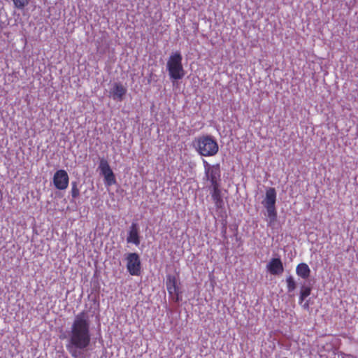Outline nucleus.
<instances>
[{"instance_id": "9", "label": "nucleus", "mask_w": 358, "mask_h": 358, "mask_svg": "<svg viewBox=\"0 0 358 358\" xmlns=\"http://www.w3.org/2000/svg\"><path fill=\"white\" fill-rule=\"evenodd\" d=\"M166 286L167 291L171 296H176V301H179V287L177 285L176 277L173 275H167Z\"/></svg>"}, {"instance_id": "18", "label": "nucleus", "mask_w": 358, "mask_h": 358, "mask_svg": "<svg viewBox=\"0 0 358 358\" xmlns=\"http://www.w3.org/2000/svg\"><path fill=\"white\" fill-rule=\"evenodd\" d=\"M287 288L289 292L294 291L296 289V285L294 278L292 275H289L286 278Z\"/></svg>"}, {"instance_id": "1", "label": "nucleus", "mask_w": 358, "mask_h": 358, "mask_svg": "<svg viewBox=\"0 0 358 358\" xmlns=\"http://www.w3.org/2000/svg\"><path fill=\"white\" fill-rule=\"evenodd\" d=\"M90 324L85 311L78 313L71 325L66 349L73 358H79L78 350L87 348L91 341Z\"/></svg>"}, {"instance_id": "4", "label": "nucleus", "mask_w": 358, "mask_h": 358, "mask_svg": "<svg viewBox=\"0 0 358 358\" xmlns=\"http://www.w3.org/2000/svg\"><path fill=\"white\" fill-rule=\"evenodd\" d=\"M182 60V57L180 52H176L170 55L167 61L166 68L171 79L180 80L185 76Z\"/></svg>"}, {"instance_id": "16", "label": "nucleus", "mask_w": 358, "mask_h": 358, "mask_svg": "<svg viewBox=\"0 0 358 358\" xmlns=\"http://www.w3.org/2000/svg\"><path fill=\"white\" fill-rule=\"evenodd\" d=\"M311 293V288L310 287H302L300 292L299 303H302L304 299L308 297Z\"/></svg>"}, {"instance_id": "17", "label": "nucleus", "mask_w": 358, "mask_h": 358, "mask_svg": "<svg viewBox=\"0 0 358 358\" xmlns=\"http://www.w3.org/2000/svg\"><path fill=\"white\" fill-rule=\"evenodd\" d=\"M71 194L73 199H77L80 195V189L77 182H71Z\"/></svg>"}, {"instance_id": "6", "label": "nucleus", "mask_w": 358, "mask_h": 358, "mask_svg": "<svg viewBox=\"0 0 358 358\" xmlns=\"http://www.w3.org/2000/svg\"><path fill=\"white\" fill-rule=\"evenodd\" d=\"M127 269L131 275L138 276L141 273V262L138 254L130 252L126 257Z\"/></svg>"}, {"instance_id": "5", "label": "nucleus", "mask_w": 358, "mask_h": 358, "mask_svg": "<svg viewBox=\"0 0 358 358\" xmlns=\"http://www.w3.org/2000/svg\"><path fill=\"white\" fill-rule=\"evenodd\" d=\"M205 176L210 180L211 185H220L221 171L219 164L210 165L206 159H203Z\"/></svg>"}, {"instance_id": "14", "label": "nucleus", "mask_w": 358, "mask_h": 358, "mask_svg": "<svg viewBox=\"0 0 358 358\" xmlns=\"http://www.w3.org/2000/svg\"><path fill=\"white\" fill-rule=\"evenodd\" d=\"M296 274L303 279H307L310 274V269L306 263H300L296 268Z\"/></svg>"}, {"instance_id": "20", "label": "nucleus", "mask_w": 358, "mask_h": 358, "mask_svg": "<svg viewBox=\"0 0 358 358\" xmlns=\"http://www.w3.org/2000/svg\"><path fill=\"white\" fill-rule=\"evenodd\" d=\"M346 357L348 358H354V357L352 355H346Z\"/></svg>"}, {"instance_id": "21", "label": "nucleus", "mask_w": 358, "mask_h": 358, "mask_svg": "<svg viewBox=\"0 0 358 358\" xmlns=\"http://www.w3.org/2000/svg\"><path fill=\"white\" fill-rule=\"evenodd\" d=\"M2 199V193H1V191L0 190V201H1Z\"/></svg>"}, {"instance_id": "10", "label": "nucleus", "mask_w": 358, "mask_h": 358, "mask_svg": "<svg viewBox=\"0 0 358 358\" xmlns=\"http://www.w3.org/2000/svg\"><path fill=\"white\" fill-rule=\"evenodd\" d=\"M127 93V88L120 83H115L110 94L113 100L121 101Z\"/></svg>"}, {"instance_id": "7", "label": "nucleus", "mask_w": 358, "mask_h": 358, "mask_svg": "<svg viewBox=\"0 0 358 358\" xmlns=\"http://www.w3.org/2000/svg\"><path fill=\"white\" fill-rule=\"evenodd\" d=\"M99 169L101 174L104 176L105 182L107 186H111L115 184V176L106 159H101L100 160Z\"/></svg>"}, {"instance_id": "2", "label": "nucleus", "mask_w": 358, "mask_h": 358, "mask_svg": "<svg viewBox=\"0 0 358 358\" xmlns=\"http://www.w3.org/2000/svg\"><path fill=\"white\" fill-rule=\"evenodd\" d=\"M193 145L197 152L203 157L215 156L219 151V145L215 139L210 135L196 138Z\"/></svg>"}, {"instance_id": "22", "label": "nucleus", "mask_w": 358, "mask_h": 358, "mask_svg": "<svg viewBox=\"0 0 358 358\" xmlns=\"http://www.w3.org/2000/svg\"><path fill=\"white\" fill-rule=\"evenodd\" d=\"M283 358H287V357H283Z\"/></svg>"}, {"instance_id": "13", "label": "nucleus", "mask_w": 358, "mask_h": 358, "mask_svg": "<svg viewBox=\"0 0 358 358\" xmlns=\"http://www.w3.org/2000/svg\"><path fill=\"white\" fill-rule=\"evenodd\" d=\"M127 241V243H134L136 245H138L140 244L138 227L136 223L133 222L130 226Z\"/></svg>"}, {"instance_id": "8", "label": "nucleus", "mask_w": 358, "mask_h": 358, "mask_svg": "<svg viewBox=\"0 0 358 358\" xmlns=\"http://www.w3.org/2000/svg\"><path fill=\"white\" fill-rule=\"evenodd\" d=\"M52 181L57 189L64 190L69 186V177L65 170L59 169L54 173Z\"/></svg>"}, {"instance_id": "11", "label": "nucleus", "mask_w": 358, "mask_h": 358, "mask_svg": "<svg viewBox=\"0 0 358 358\" xmlns=\"http://www.w3.org/2000/svg\"><path fill=\"white\" fill-rule=\"evenodd\" d=\"M266 268L272 275L281 274L284 271L283 264L280 258H272L267 264Z\"/></svg>"}, {"instance_id": "3", "label": "nucleus", "mask_w": 358, "mask_h": 358, "mask_svg": "<svg viewBox=\"0 0 358 358\" xmlns=\"http://www.w3.org/2000/svg\"><path fill=\"white\" fill-rule=\"evenodd\" d=\"M276 196L275 188L269 187L266 189L265 198L262 201V204L266 210V221L268 226L273 225L277 220Z\"/></svg>"}, {"instance_id": "12", "label": "nucleus", "mask_w": 358, "mask_h": 358, "mask_svg": "<svg viewBox=\"0 0 358 358\" xmlns=\"http://www.w3.org/2000/svg\"><path fill=\"white\" fill-rule=\"evenodd\" d=\"M211 197L217 208H223L224 201L220 189V185H212Z\"/></svg>"}, {"instance_id": "15", "label": "nucleus", "mask_w": 358, "mask_h": 358, "mask_svg": "<svg viewBox=\"0 0 358 358\" xmlns=\"http://www.w3.org/2000/svg\"><path fill=\"white\" fill-rule=\"evenodd\" d=\"M13 6L15 8L19 10L24 9L26 6H27L31 0H11Z\"/></svg>"}, {"instance_id": "19", "label": "nucleus", "mask_w": 358, "mask_h": 358, "mask_svg": "<svg viewBox=\"0 0 358 358\" xmlns=\"http://www.w3.org/2000/svg\"><path fill=\"white\" fill-rule=\"evenodd\" d=\"M303 308H308V303H306L303 305Z\"/></svg>"}]
</instances>
